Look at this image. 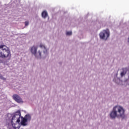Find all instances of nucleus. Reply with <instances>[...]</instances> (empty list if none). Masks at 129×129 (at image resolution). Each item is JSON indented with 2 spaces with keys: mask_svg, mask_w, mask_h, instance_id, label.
Returning <instances> with one entry per match:
<instances>
[{
  "mask_svg": "<svg viewBox=\"0 0 129 129\" xmlns=\"http://www.w3.org/2000/svg\"><path fill=\"white\" fill-rule=\"evenodd\" d=\"M0 79L4 80V81H6V80H7V78L4 77L2 74H0Z\"/></svg>",
  "mask_w": 129,
  "mask_h": 129,
  "instance_id": "12",
  "label": "nucleus"
},
{
  "mask_svg": "<svg viewBox=\"0 0 129 129\" xmlns=\"http://www.w3.org/2000/svg\"><path fill=\"white\" fill-rule=\"evenodd\" d=\"M37 48L33 46V54L37 59H41L42 58V53L40 50L37 52Z\"/></svg>",
  "mask_w": 129,
  "mask_h": 129,
  "instance_id": "6",
  "label": "nucleus"
},
{
  "mask_svg": "<svg viewBox=\"0 0 129 129\" xmlns=\"http://www.w3.org/2000/svg\"><path fill=\"white\" fill-rule=\"evenodd\" d=\"M125 110L121 106H115L113 108V110L110 112V116L111 118H115L117 117H121L124 118L125 115L124 112Z\"/></svg>",
  "mask_w": 129,
  "mask_h": 129,
  "instance_id": "2",
  "label": "nucleus"
},
{
  "mask_svg": "<svg viewBox=\"0 0 129 129\" xmlns=\"http://www.w3.org/2000/svg\"><path fill=\"white\" fill-rule=\"evenodd\" d=\"M13 99L17 102V103H24L23 99L18 94H14L13 95Z\"/></svg>",
  "mask_w": 129,
  "mask_h": 129,
  "instance_id": "7",
  "label": "nucleus"
},
{
  "mask_svg": "<svg viewBox=\"0 0 129 129\" xmlns=\"http://www.w3.org/2000/svg\"><path fill=\"white\" fill-rule=\"evenodd\" d=\"M12 126L15 129H19L20 128V122H11Z\"/></svg>",
  "mask_w": 129,
  "mask_h": 129,
  "instance_id": "9",
  "label": "nucleus"
},
{
  "mask_svg": "<svg viewBox=\"0 0 129 129\" xmlns=\"http://www.w3.org/2000/svg\"><path fill=\"white\" fill-rule=\"evenodd\" d=\"M29 120H31V115L29 114L26 115L24 117H21V125L26 126V125H27V122L29 121Z\"/></svg>",
  "mask_w": 129,
  "mask_h": 129,
  "instance_id": "5",
  "label": "nucleus"
},
{
  "mask_svg": "<svg viewBox=\"0 0 129 129\" xmlns=\"http://www.w3.org/2000/svg\"><path fill=\"white\" fill-rule=\"evenodd\" d=\"M33 49V47H31V52L33 53V51H32V49Z\"/></svg>",
  "mask_w": 129,
  "mask_h": 129,
  "instance_id": "15",
  "label": "nucleus"
},
{
  "mask_svg": "<svg viewBox=\"0 0 129 129\" xmlns=\"http://www.w3.org/2000/svg\"><path fill=\"white\" fill-rule=\"evenodd\" d=\"M99 36L101 39L107 40V38L109 37V30L108 29L103 30V32H100Z\"/></svg>",
  "mask_w": 129,
  "mask_h": 129,
  "instance_id": "4",
  "label": "nucleus"
},
{
  "mask_svg": "<svg viewBox=\"0 0 129 129\" xmlns=\"http://www.w3.org/2000/svg\"><path fill=\"white\" fill-rule=\"evenodd\" d=\"M126 72H127V68H122V71L120 73L121 77H123V76H124L126 74Z\"/></svg>",
  "mask_w": 129,
  "mask_h": 129,
  "instance_id": "8",
  "label": "nucleus"
},
{
  "mask_svg": "<svg viewBox=\"0 0 129 129\" xmlns=\"http://www.w3.org/2000/svg\"><path fill=\"white\" fill-rule=\"evenodd\" d=\"M0 58L7 59V61H10L12 58V53L9 47L6 45H0ZM0 63H4V60L0 59Z\"/></svg>",
  "mask_w": 129,
  "mask_h": 129,
  "instance_id": "1",
  "label": "nucleus"
},
{
  "mask_svg": "<svg viewBox=\"0 0 129 129\" xmlns=\"http://www.w3.org/2000/svg\"><path fill=\"white\" fill-rule=\"evenodd\" d=\"M40 48H42V49H44V50H43V53L44 54H47V48H46V47L45 46V45H43V44H40Z\"/></svg>",
  "mask_w": 129,
  "mask_h": 129,
  "instance_id": "11",
  "label": "nucleus"
},
{
  "mask_svg": "<svg viewBox=\"0 0 129 129\" xmlns=\"http://www.w3.org/2000/svg\"><path fill=\"white\" fill-rule=\"evenodd\" d=\"M128 43H129V38H128Z\"/></svg>",
  "mask_w": 129,
  "mask_h": 129,
  "instance_id": "16",
  "label": "nucleus"
},
{
  "mask_svg": "<svg viewBox=\"0 0 129 129\" xmlns=\"http://www.w3.org/2000/svg\"><path fill=\"white\" fill-rule=\"evenodd\" d=\"M21 117H22L21 111L18 110L14 113L11 119V122H21V120L20 119Z\"/></svg>",
  "mask_w": 129,
  "mask_h": 129,
  "instance_id": "3",
  "label": "nucleus"
},
{
  "mask_svg": "<svg viewBox=\"0 0 129 129\" xmlns=\"http://www.w3.org/2000/svg\"><path fill=\"white\" fill-rule=\"evenodd\" d=\"M41 16L43 19H46L47 17H48V13L47 11H44L41 14Z\"/></svg>",
  "mask_w": 129,
  "mask_h": 129,
  "instance_id": "10",
  "label": "nucleus"
},
{
  "mask_svg": "<svg viewBox=\"0 0 129 129\" xmlns=\"http://www.w3.org/2000/svg\"><path fill=\"white\" fill-rule=\"evenodd\" d=\"M67 36H71L72 35V31H68L66 32Z\"/></svg>",
  "mask_w": 129,
  "mask_h": 129,
  "instance_id": "13",
  "label": "nucleus"
},
{
  "mask_svg": "<svg viewBox=\"0 0 129 129\" xmlns=\"http://www.w3.org/2000/svg\"><path fill=\"white\" fill-rule=\"evenodd\" d=\"M25 27L29 26V21H25Z\"/></svg>",
  "mask_w": 129,
  "mask_h": 129,
  "instance_id": "14",
  "label": "nucleus"
}]
</instances>
